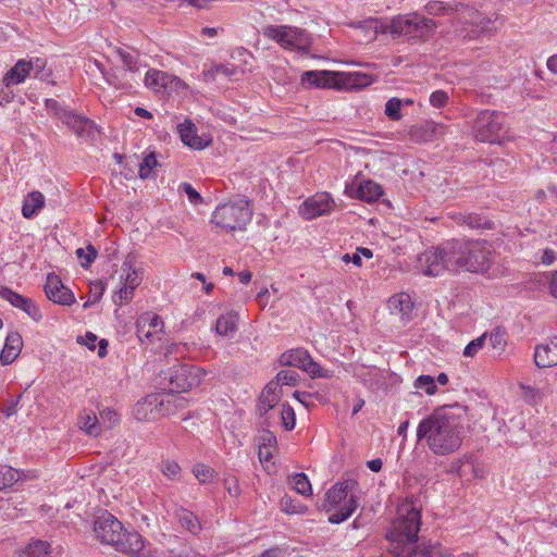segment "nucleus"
I'll return each mask as SVG.
<instances>
[{
    "label": "nucleus",
    "mask_w": 557,
    "mask_h": 557,
    "mask_svg": "<svg viewBox=\"0 0 557 557\" xmlns=\"http://www.w3.org/2000/svg\"><path fill=\"white\" fill-rule=\"evenodd\" d=\"M494 253L492 244L484 239H450L419 255L414 268L426 276L441 275L445 270L483 274L491 269Z\"/></svg>",
    "instance_id": "obj_1"
},
{
    "label": "nucleus",
    "mask_w": 557,
    "mask_h": 557,
    "mask_svg": "<svg viewBox=\"0 0 557 557\" xmlns=\"http://www.w3.org/2000/svg\"><path fill=\"white\" fill-rule=\"evenodd\" d=\"M397 515L386 534L389 552L395 557H432L435 547L424 542L419 543L421 510L413 498H407L400 504Z\"/></svg>",
    "instance_id": "obj_2"
},
{
    "label": "nucleus",
    "mask_w": 557,
    "mask_h": 557,
    "mask_svg": "<svg viewBox=\"0 0 557 557\" xmlns=\"http://www.w3.org/2000/svg\"><path fill=\"white\" fill-rule=\"evenodd\" d=\"M460 418L446 408L436 409L418 425V442L425 441L435 455H449L456 451L462 442Z\"/></svg>",
    "instance_id": "obj_3"
},
{
    "label": "nucleus",
    "mask_w": 557,
    "mask_h": 557,
    "mask_svg": "<svg viewBox=\"0 0 557 557\" xmlns=\"http://www.w3.org/2000/svg\"><path fill=\"white\" fill-rule=\"evenodd\" d=\"M358 482L352 479L345 480L336 483L332 488L325 493V497L321 505H318L320 510L333 513L329 516V522L338 524L346 521L357 509V497L354 494Z\"/></svg>",
    "instance_id": "obj_4"
},
{
    "label": "nucleus",
    "mask_w": 557,
    "mask_h": 557,
    "mask_svg": "<svg viewBox=\"0 0 557 557\" xmlns=\"http://www.w3.org/2000/svg\"><path fill=\"white\" fill-rule=\"evenodd\" d=\"M253 207L245 197L219 205L212 213L211 223L230 233L245 230L251 221Z\"/></svg>",
    "instance_id": "obj_5"
},
{
    "label": "nucleus",
    "mask_w": 557,
    "mask_h": 557,
    "mask_svg": "<svg viewBox=\"0 0 557 557\" xmlns=\"http://www.w3.org/2000/svg\"><path fill=\"white\" fill-rule=\"evenodd\" d=\"M394 36H407L408 39L425 41L432 37L437 23L418 13L397 15L387 26Z\"/></svg>",
    "instance_id": "obj_6"
},
{
    "label": "nucleus",
    "mask_w": 557,
    "mask_h": 557,
    "mask_svg": "<svg viewBox=\"0 0 557 557\" xmlns=\"http://www.w3.org/2000/svg\"><path fill=\"white\" fill-rule=\"evenodd\" d=\"M473 133L479 141L500 144L508 133L505 114L500 111H480L473 122Z\"/></svg>",
    "instance_id": "obj_7"
},
{
    "label": "nucleus",
    "mask_w": 557,
    "mask_h": 557,
    "mask_svg": "<svg viewBox=\"0 0 557 557\" xmlns=\"http://www.w3.org/2000/svg\"><path fill=\"white\" fill-rule=\"evenodd\" d=\"M200 369L186 363H176L160 372V384L170 393H184L200 382Z\"/></svg>",
    "instance_id": "obj_8"
},
{
    "label": "nucleus",
    "mask_w": 557,
    "mask_h": 557,
    "mask_svg": "<svg viewBox=\"0 0 557 557\" xmlns=\"http://www.w3.org/2000/svg\"><path fill=\"white\" fill-rule=\"evenodd\" d=\"M263 35L275 40L283 48L307 52L311 46L309 35L297 27L269 25L263 28Z\"/></svg>",
    "instance_id": "obj_9"
},
{
    "label": "nucleus",
    "mask_w": 557,
    "mask_h": 557,
    "mask_svg": "<svg viewBox=\"0 0 557 557\" xmlns=\"http://www.w3.org/2000/svg\"><path fill=\"white\" fill-rule=\"evenodd\" d=\"M278 362L281 366L299 368L310 374L311 377H331V372L321 368L305 348L286 350L280 356Z\"/></svg>",
    "instance_id": "obj_10"
},
{
    "label": "nucleus",
    "mask_w": 557,
    "mask_h": 557,
    "mask_svg": "<svg viewBox=\"0 0 557 557\" xmlns=\"http://www.w3.org/2000/svg\"><path fill=\"white\" fill-rule=\"evenodd\" d=\"M124 527L113 515L103 511L94 522V532L97 539L103 544H110L115 547L120 541Z\"/></svg>",
    "instance_id": "obj_11"
},
{
    "label": "nucleus",
    "mask_w": 557,
    "mask_h": 557,
    "mask_svg": "<svg viewBox=\"0 0 557 557\" xmlns=\"http://www.w3.org/2000/svg\"><path fill=\"white\" fill-rule=\"evenodd\" d=\"M145 85L154 92L170 95L186 88V84L172 74L156 69H150L145 75Z\"/></svg>",
    "instance_id": "obj_12"
},
{
    "label": "nucleus",
    "mask_w": 557,
    "mask_h": 557,
    "mask_svg": "<svg viewBox=\"0 0 557 557\" xmlns=\"http://www.w3.org/2000/svg\"><path fill=\"white\" fill-rule=\"evenodd\" d=\"M300 83L306 88H335L341 89L343 83L339 72L306 71L301 74Z\"/></svg>",
    "instance_id": "obj_13"
},
{
    "label": "nucleus",
    "mask_w": 557,
    "mask_h": 557,
    "mask_svg": "<svg viewBox=\"0 0 557 557\" xmlns=\"http://www.w3.org/2000/svg\"><path fill=\"white\" fill-rule=\"evenodd\" d=\"M63 123L79 138L85 140L95 141L99 134L98 125L85 115L77 114L71 111L69 116L65 117Z\"/></svg>",
    "instance_id": "obj_14"
},
{
    "label": "nucleus",
    "mask_w": 557,
    "mask_h": 557,
    "mask_svg": "<svg viewBox=\"0 0 557 557\" xmlns=\"http://www.w3.org/2000/svg\"><path fill=\"white\" fill-rule=\"evenodd\" d=\"M44 289L47 298L55 304L71 306L75 302L73 292L62 283L58 275L53 273L47 275Z\"/></svg>",
    "instance_id": "obj_15"
},
{
    "label": "nucleus",
    "mask_w": 557,
    "mask_h": 557,
    "mask_svg": "<svg viewBox=\"0 0 557 557\" xmlns=\"http://www.w3.org/2000/svg\"><path fill=\"white\" fill-rule=\"evenodd\" d=\"M345 194L354 199H359L366 202H374L382 195V186L372 180H364L357 183L347 184L345 187Z\"/></svg>",
    "instance_id": "obj_16"
},
{
    "label": "nucleus",
    "mask_w": 557,
    "mask_h": 557,
    "mask_svg": "<svg viewBox=\"0 0 557 557\" xmlns=\"http://www.w3.org/2000/svg\"><path fill=\"white\" fill-rule=\"evenodd\" d=\"M0 297L8 300L13 307L23 310L34 321L41 320V311L32 298L20 295L7 286H0Z\"/></svg>",
    "instance_id": "obj_17"
},
{
    "label": "nucleus",
    "mask_w": 557,
    "mask_h": 557,
    "mask_svg": "<svg viewBox=\"0 0 557 557\" xmlns=\"http://www.w3.org/2000/svg\"><path fill=\"white\" fill-rule=\"evenodd\" d=\"M163 321L158 314L146 312L137 319V337L141 343L144 338L152 342L154 335L163 332Z\"/></svg>",
    "instance_id": "obj_18"
},
{
    "label": "nucleus",
    "mask_w": 557,
    "mask_h": 557,
    "mask_svg": "<svg viewBox=\"0 0 557 557\" xmlns=\"http://www.w3.org/2000/svg\"><path fill=\"white\" fill-rule=\"evenodd\" d=\"M277 383L274 380L270 381L261 392V395L258 399L257 410L260 418H263L262 425L270 426L269 418L267 417L268 412L273 409L281 397L276 393Z\"/></svg>",
    "instance_id": "obj_19"
},
{
    "label": "nucleus",
    "mask_w": 557,
    "mask_h": 557,
    "mask_svg": "<svg viewBox=\"0 0 557 557\" xmlns=\"http://www.w3.org/2000/svg\"><path fill=\"white\" fill-rule=\"evenodd\" d=\"M333 199L329 194L315 195L307 199L302 206V215L306 220H312L317 216L331 212Z\"/></svg>",
    "instance_id": "obj_20"
},
{
    "label": "nucleus",
    "mask_w": 557,
    "mask_h": 557,
    "mask_svg": "<svg viewBox=\"0 0 557 557\" xmlns=\"http://www.w3.org/2000/svg\"><path fill=\"white\" fill-rule=\"evenodd\" d=\"M533 359L535 366L541 369L557 366V336L550 337L547 343L536 345Z\"/></svg>",
    "instance_id": "obj_21"
},
{
    "label": "nucleus",
    "mask_w": 557,
    "mask_h": 557,
    "mask_svg": "<svg viewBox=\"0 0 557 557\" xmlns=\"http://www.w3.org/2000/svg\"><path fill=\"white\" fill-rule=\"evenodd\" d=\"M145 546L143 536L136 531L124 529L115 549L127 555H140Z\"/></svg>",
    "instance_id": "obj_22"
},
{
    "label": "nucleus",
    "mask_w": 557,
    "mask_h": 557,
    "mask_svg": "<svg viewBox=\"0 0 557 557\" xmlns=\"http://www.w3.org/2000/svg\"><path fill=\"white\" fill-rule=\"evenodd\" d=\"M23 338L18 332H10L0 352V363L2 366L11 364L21 354Z\"/></svg>",
    "instance_id": "obj_23"
},
{
    "label": "nucleus",
    "mask_w": 557,
    "mask_h": 557,
    "mask_svg": "<svg viewBox=\"0 0 557 557\" xmlns=\"http://www.w3.org/2000/svg\"><path fill=\"white\" fill-rule=\"evenodd\" d=\"M443 133V125L433 121H424L421 124L411 126L410 137L417 143L432 141L438 134Z\"/></svg>",
    "instance_id": "obj_24"
},
{
    "label": "nucleus",
    "mask_w": 557,
    "mask_h": 557,
    "mask_svg": "<svg viewBox=\"0 0 557 557\" xmlns=\"http://www.w3.org/2000/svg\"><path fill=\"white\" fill-rule=\"evenodd\" d=\"M457 223L472 230H494V221L484 212L459 213Z\"/></svg>",
    "instance_id": "obj_25"
},
{
    "label": "nucleus",
    "mask_w": 557,
    "mask_h": 557,
    "mask_svg": "<svg viewBox=\"0 0 557 557\" xmlns=\"http://www.w3.org/2000/svg\"><path fill=\"white\" fill-rule=\"evenodd\" d=\"M32 74V64L27 60H18L3 76L2 85L7 88L23 83Z\"/></svg>",
    "instance_id": "obj_26"
},
{
    "label": "nucleus",
    "mask_w": 557,
    "mask_h": 557,
    "mask_svg": "<svg viewBox=\"0 0 557 557\" xmlns=\"http://www.w3.org/2000/svg\"><path fill=\"white\" fill-rule=\"evenodd\" d=\"M177 132L186 146L193 149H202L205 147L202 139L197 134L196 125L190 120L186 119L183 123L178 124Z\"/></svg>",
    "instance_id": "obj_27"
},
{
    "label": "nucleus",
    "mask_w": 557,
    "mask_h": 557,
    "mask_svg": "<svg viewBox=\"0 0 557 557\" xmlns=\"http://www.w3.org/2000/svg\"><path fill=\"white\" fill-rule=\"evenodd\" d=\"M388 307L392 311L398 312L404 320L412 319L413 302L407 293H400L388 299Z\"/></svg>",
    "instance_id": "obj_28"
},
{
    "label": "nucleus",
    "mask_w": 557,
    "mask_h": 557,
    "mask_svg": "<svg viewBox=\"0 0 557 557\" xmlns=\"http://www.w3.org/2000/svg\"><path fill=\"white\" fill-rule=\"evenodd\" d=\"M45 207V196L38 191H30L24 199L22 214L26 219H34Z\"/></svg>",
    "instance_id": "obj_29"
},
{
    "label": "nucleus",
    "mask_w": 557,
    "mask_h": 557,
    "mask_svg": "<svg viewBox=\"0 0 557 557\" xmlns=\"http://www.w3.org/2000/svg\"><path fill=\"white\" fill-rule=\"evenodd\" d=\"M78 424L89 435L97 436L101 432L98 418L92 410H82L78 417Z\"/></svg>",
    "instance_id": "obj_30"
},
{
    "label": "nucleus",
    "mask_w": 557,
    "mask_h": 557,
    "mask_svg": "<svg viewBox=\"0 0 557 557\" xmlns=\"http://www.w3.org/2000/svg\"><path fill=\"white\" fill-rule=\"evenodd\" d=\"M343 83L341 84L342 88H361L370 85L372 83V77L369 74L364 73H341Z\"/></svg>",
    "instance_id": "obj_31"
},
{
    "label": "nucleus",
    "mask_w": 557,
    "mask_h": 557,
    "mask_svg": "<svg viewBox=\"0 0 557 557\" xmlns=\"http://www.w3.org/2000/svg\"><path fill=\"white\" fill-rule=\"evenodd\" d=\"M176 517L183 528L193 534H197L201 530L198 517L185 508H180L176 511Z\"/></svg>",
    "instance_id": "obj_32"
},
{
    "label": "nucleus",
    "mask_w": 557,
    "mask_h": 557,
    "mask_svg": "<svg viewBox=\"0 0 557 557\" xmlns=\"http://www.w3.org/2000/svg\"><path fill=\"white\" fill-rule=\"evenodd\" d=\"M237 313L231 312L222 314L215 322V332L221 336H227L233 334L237 327Z\"/></svg>",
    "instance_id": "obj_33"
},
{
    "label": "nucleus",
    "mask_w": 557,
    "mask_h": 557,
    "mask_svg": "<svg viewBox=\"0 0 557 557\" xmlns=\"http://www.w3.org/2000/svg\"><path fill=\"white\" fill-rule=\"evenodd\" d=\"M50 544L46 541L36 540L27 545L20 557H48Z\"/></svg>",
    "instance_id": "obj_34"
},
{
    "label": "nucleus",
    "mask_w": 557,
    "mask_h": 557,
    "mask_svg": "<svg viewBox=\"0 0 557 557\" xmlns=\"http://www.w3.org/2000/svg\"><path fill=\"white\" fill-rule=\"evenodd\" d=\"M116 53L123 62V71L135 73L138 70L137 64L139 59V52L137 50H133L132 52H129L123 48H117Z\"/></svg>",
    "instance_id": "obj_35"
},
{
    "label": "nucleus",
    "mask_w": 557,
    "mask_h": 557,
    "mask_svg": "<svg viewBox=\"0 0 557 557\" xmlns=\"http://www.w3.org/2000/svg\"><path fill=\"white\" fill-rule=\"evenodd\" d=\"M290 484H293V488L304 495V496H311L312 495V488L311 483L308 479V476L305 473H295L289 478Z\"/></svg>",
    "instance_id": "obj_36"
},
{
    "label": "nucleus",
    "mask_w": 557,
    "mask_h": 557,
    "mask_svg": "<svg viewBox=\"0 0 557 557\" xmlns=\"http://www.w3.org/2000/svg\"><path fill=\"white\" fill-rule=\"evenodd\" d=\"M281 509L285 513L294 515V513H306L308 511V507L300 503L297 499L292 498L289 495L285 494L281 498Z\"/></svg>",
    "instance_id": "obj_37"
},
{
    "label": "nucleus",
    "mask_w": 557,
    "mask_h": 557,
    "mask_svg": "<svg viewBox=\"0 0 557 557\" xmlns=\"http://www.w3.org/2000/svg\"><path fill=\"white\" fill-rule=\"evenodd\" d=\"M125 76H126L125 71L107 73L104 75L108 84L113 86L114 88L121 89V90H131L133 88V85L128 79L125 78Z\"/></svg>",
    "instance_id": "obj_38"
},
{
    "label": "nucleus",
    "mask_w": 557,
    "mask_h": 557,
    "mask_svg": "<svg viewBox=\"0 0 557 557\" xmlns=\"http://www.w3.org/2000/svg\"><path fill=\"white\" fill-rule=\"evenodd\" d=\"M32 64V73L34 74V78L40 81H48V78L52 75L50 69H47V60L42 58H35L27 60Z\"/></svg>",
    "instance_id": "obj_39"
},
{
    "label": "nucleus",
    "mask_w": 557,
    "mask_h": 557,
    "mask_svg": "<svg viewBox=\"0 0 557 557\" xmlns=\"http://www.w3.org/2000/svg\"><path fill=\"white\" fill-rule=\"evenodd\" d=\"M459 7H462V4L459 3V4L450 5V4H445L442 1L433 0V1H429L425 4L424 9L428 14L434 15V16H440V15H444L451 11H457Z\"/></svg>",
    "instance_id": "obj_40"
},
{
    "label": "nucleus",
    "mask_w": 557,
    "mask_h": 557,
    "mask_svg": "<svg viewBox=\"0 0 557 557\" xmlns=\"http://www.w3.org/2000/svg\"><path fill=\"white\" fill-rule=\"evenodd\" d=\"M122 268L128 271L124 278L123 285L135 290V288L140 284L141 277L139 276L138 271L133 268V261L129 256L123 262Z\"/></svg>",
    "instance_id": "obj_41"
},
{
    "label": "nucleus",
    "mask_w": 557,
    "mask_h": 557,
    "mask_svg": "<svg viewBox=\"0 0 557 557\" xmlns=\"http://www.w3.org/2000/svg\"><path fill=\"white\" fill-rule=\"evenodd\" d=\"M156 152H149L143 161L138 164V175L140 178L146 180L150 177L153 169L159 166Z\"/></svg>",
    "instance_id": "obj_42"
},
{
    "label": "nucleus",
    "mask_w": 557,
    "mask_h": 557,
    "mask_svg": "<svg viewBox=\"0 0 557 557\" xmlns=\"http://www.w3.org/2000/svg\"><path fill=\"white\" fill-rule=\"evenodd\" d=\"M18 472L10 466L0 465V491H4L17 481Z\"/></svg>",
    "instance_id": "obj_43"
},
{
    "label": "nucleus",
    "mask_w": 557,
    "mask_h": 557,
    "mask_svg": "<svg viewBox=\"0 0 557 557\" xmlns=\"http://www.w3.org/2000/svg\"><path fill=\"white\" fill-rule=\"evenodd\" d=\"M490 344L498 352H503L507 345V332L505 327H496L490 334Z\"/></svg>",
    "instance_id": "obj_44"
},
{
    "label": "nucleus",
    "mask_w": 557,
    "mask_h": 557,
    "mask_svg": "<svg viewBox=\"0 0 557 557\" xmlns=\"http://www.w3.org/2000/svg\"><path fill=\"white\" fill-rule=\"evenodd\" d=\"M280 417L282 425L286 431L294 430L296 425V414L293 407L288 403H284L282 405Z\"/></svg>",
    "instance_id": "obj_45"
},
{
    "label": "nucleus",
    "mask_w": 557,
    "mask_h": 557,
    "mask_svg": "<svg viewBox=\"0 0 557 557\" xmlns=\"http://www.w3.org/2000/svg\"><path fill=\"white\" fill-rule=\"evenodd\" d=\"M300 380V375L297 371L288 369V370H281L276 376L274 382L278 385H289V386H296Z\"/></svg>",
    "instance_id": "obj_46"
},
{
    "label": "nucleus",
    "mask_w": 557,
    "mask_h": 557,
    "mask_svg": "<svg viewBox=\"0 0 557 557\" xmlns=\"http://www.w3.org/2000/svg\"><path fill=\"white\" fill-rule=\"evenodd\" d=\"M403 100L399 98H391L385 104V115L392 121H399L401 114Z\"/></svg>",
    "instance_id": "obj_47"
},
{
    "label": "nucleus",
    "mask_w": 557,
    "mask_h": 557,
    "mask_svg": "<svg viewBox=\"0 0 557 557\" xmlns=\"http://www.w3.org/2000/svg\"><path fill=\"white\" fill-rule=\"evenodd\" d=\"M161 472L170 480H180L182 468L174 460H164L160 466Z\"/></svg>",
    "instance_id": "obj_48"
},
{
    "label": "nucleus",
    "mask_w": 557,
    "mask_h": 557,
    "mask_svg": "<svg viewBox=\"0 0 557 557\" xmlns=\"http://www.w3.org/2000/svg\"><path fill=\"white\" fill-rule=\"evenodd\" d=\"M97 249L90 244L86 247V249L78 248L76 250V256L81 260V264L83 268H89L90 264L97 258Z\"/></svg>",
    "instance_id": "obj_49"
},
{
    "label": "nucleus",
    "mask_w": 557,
    "mask_h": 557,
    "mask_svg": "<svg viewBox=\"0 0 557 557\" xmlns=\"http://www.w3.org/2000/svg\"><path fill=\"white\" fill-rule=\"evenodd\" d=\"M417 388L423 389L428 395H434L437 392L435 379L431 375H420L414 382Z\"/></svg>",
    "instance_id": "obj_50"
},
{
    "label": "nucleus",
    "mask_w": 557,
    "mask_h": 557,
    "mask_svg": "<svg viewBox=\"0 0 557 557\" xmlns=\"http://www.w3.org/2000/svg\"><path fill=\"white\" fill-rule=\"evenodd\" d=\"M46 109L52 113L55 117H58L60 121H64L66 116L71 113L72 110H69L61 106L57 100L54 99H46L45 101Z\"/></svg>",
    "instance_id": "obj_51"
},
{
    "label": "nucleus",
    "mask_w": 557,
    "mask_h": 557,
    "mask_svg": "<svg viewBox=\"0 0 557 557\" xmlns=\"http://www.w3.org/2000/svg\"><path fill=\"white\" fill-rule=\"evenodd\" d=\"M193 473L196 476V479L199 481V483L203 484L206 483L210 478L213 476L214 470L211 469L209 466L203 463H196L193 467Z\"/></svg>",
    "instance_id": "obj_52"
},
{
    "label": "nucleus",
    "mask_w": 557,
    "mask_h": 557,
    "mask_svg": "<svg viewBox=\"0 0 557 557\" xmlns=\"http://www.w3.org/2000/svg\"><path fill=\"white\" fill-rule=\"evenodd\" d=\"M180 190L184 191L188 198V200L197 206L203 202V198L201 195L193 187L190 183L184 182L180 185Z\"/></svg>",
    "instance_id": "obj_53"
},
{
    "label": "nucleus",
    "mask_w": 557,
    "mask_h": 557,
    "mask_svg": "<svg viewBox=\"0 0 557 557\" xmlns=\"http://www.w3.org/2000/svg\"><path fill=\"white\" fill-rule=\"evenodd\" d=\"M223 485L226 492L232 497H238L242 493L238 479L234 475H230L223 480Z\"/></svg>",
    "instance_id": "obj_54"
},
{
    "label": "nucleus",
    "mask_w": 557,
    "mask_h": 557,
    "mask_svg": "<svg viewBox=\"0 0 557 557\" xmlns=\"http://www.w3.org/2000/svg\"><path fill=\"white\" fill-rule=\"evenodd\" d=\"M486 334L471 341L463 349V356L473 357L484 345Z\"/></svg>",
    "instance_id": "obj_55"
},
{
    "label": "nucleus",
    "mask_w": 557,
    "mask_h": 557,
    "mask_svg": "<svg viewBox=\"0 0 557 557\" xmlns=\"http://www.w3.org/2000/svg\"><path fill=\"white\" fill-rule=\"evenodd\" d=\"M106 290V284L101 280H97L89 284V298L98 302Z\"/></svg>",
    "instance_id": "obj_56"
},
{
    "label": "nucleus",
    "mask_w": 557,
    "mask_h": 557,
    "mask_svg": "<svg viewBox=\"0 0 557 557\" xmlns=\"http://www.w3.org/2000/svg\"><path fill=\"white\" fill-rule=\"evenodd\" d=\"M449 97L448 94L444 90H435L430 96V103L434 108H443L448 103Z\"/></svg>",
    "instance_id": "obj_57"
},
{
    "label": "nucleus",
    "mask_w": 557,
    "mask_h": 557,
    "mask_svg": "<svg viewBox=\"0 0 557 557\" xmlns=\"http://www.w3.org/2000/svg\"><path fill=\"white\" fill-rule=\"evenodd\" d=\"M276 436L271 431L263 429L258 437V445L262 447H276Z\"/></svg>",
    "instance_id": "obj_58"
},
{
    "label": "nucleus",
    "mask_w": 557,
    "mask_h": 557,
    "mask_svg": "<svg viewBox=\"0 0 557 557\" xmlns=\"http://www.w3.org/2000/svg\"><path fill=\"white\" fill-rule=\"evenodd\" d=\"M100 417L103 422L109 423V426H112V425L119 423V421H120L119 413L115 410L110 409V408H104V409L100 410Z\"/></svg>",
    "instance_id": "obj_59"
},
{
    "label": "nucleus",
    "mask_w": 557,
    "mask_h": 557,
    "mask_svg": "<svg viewBox=\"0 0 557 557\" xmlns=\"http://www.w3.org/2000/svg\"><path fill=\"white\" fill-rule=\"evenodd\" d=\"M520 388L523 391V398L528 404H535L539 397V391L529 385L520 384Z\"/></svg>",
    "instance_id": "obj_60"
},
{
    "label": "nucleus",
    "mask_w": 557,
    "mask_h": 557,
    "mask_svg": "<svg viewBox=\"0 0 557 557\" xmlns=\"http://www.w3.org/2000/svg\"><path fill=\"white\" fill-rule=\"evenodd\" d=\"M214 71L216 74L232 77L237 73V67L231 64H219L214 66Z\"/></svg>",
    "instance_id": "obj_61"
},
{
    "label": "nucleus",
    "mask_w": 557,
    "mask_h": 557,
    "mask_svg": "<svg viewBox=\"0 0 557 557\" xmlns=\"http://www.w3.org/2000/svg\"><path fill=\"white\" fill-rule=\"evenodd\" d=\"M342 260L345 262V263H349V262H352L357 267H360L362 264V258L361 256L358 253V252H355L352 255H349V253H345L343 257H342Z\"/></svg>",
    "instance_id": "obj_62"
},
{
    "label": "nucleus",
    "mask_w": 557,
    "mask_h": 557,
    "mask_svg": "<svg viewBox=\"0 0 557 557\" xmlns=\"http://www.w3.org/2000/svg\"><path fill=\"white\" fill-rule=\"evenodd\" d=\"M96 342L97 336L91 332H87L85 337H82V343H84L90 350L96 349Z\"/></svg>",
    "instance_id": "obj_63"
},
{
    "label": "nucleus",
    "mask_w": 557,
    "mask_h": 557,
    "mask_svg": "<svg viewBox=\"0 0 557 557\" xmlns=\"http://www.w3.org/2000/svg\"><path fill=\"white\" fill-rule=\"evenodd\" d=\"M555 259H556V253L553 249H550V248L544 249L542 258H541L542 263L549 265L555 261Z\"/></svg>",
    "instance_id": "obj_64"
}]
</instances>
